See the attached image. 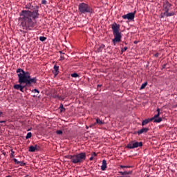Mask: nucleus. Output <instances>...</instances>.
Segmentation results:
<instances>
[{
    "label": "nucleus",
    "mask_w": 177,
    "mask_h": 177,
    "mask_svg": "<svg viewBox=\"0 0 177 177\" xmlns=\"http://www.w3.org/2000/svg\"><path fill=\"white\" fill-rule=\"evenodd\" d=\"M24 9L19 13V21L24 30L31 31L37 26V19H39V6L31 3L25 4Z\"/></svg>",
    "instance_id": "1"
},
{
    "label": "nucleus",
    "mask_w": 177,
    "mask_h": 177,
    "mask_svg": "<svg viewBox=\"0 0 177 177\" xmlns=\"http://www.w3.org/2000/svg\"><path fill=\"white\" fill-rule=\"evenodd\" d=\"M18 77L19 84H15L13 86L14 89L24 92V89L27 91L28 86H32V84H37L38 80L37 77H31L30 72L24 71V69L17 68L16 71Z\"/></svg>",
    "instance_id": "2"
},
{
    "label": "nucleus",
    "mask_w": 177,
    "mask_h": 177,
    "mask_svg": "<svg viewBox=\"0 0 177 177\" xmlns=\"http://www.w3.org/2000/svg\"><path fill=\"white\" fill-rule=\"evenodd\" d=\"M162 11L164 12H161L160 19L175 16V12L172 11V4L168 2V1L163 2Z\"/></svg>",
    "instance_id": "3"
},
{
    "label": "nucleus",
    "mask_w": 177,
    "mask_h": 177,
    "mask_svg": "<svg viewBox=\"0 0 177 177\" xmlns=\"http://www.w3.org/2000/svg\"><path fill=\"white\" fill-rule=\"evenodd\" d=\"M66 158L71 160L73 164H81L86 159V153L82 152L75 155H68Z\"/></svg>",
    "instance_id": "4"
},
{
    "label": "nucleus",
    "mask_w": 177,
    "mask_h": 177,
    "mask_svg": "<svg viewBox=\"0 0 177 177\" xmlns=\"http://www.w3.org/2000/svg\"><path fill=\"white\" fill-rule=\"evenodd\" d=\"M78 10L82 14L90 13V15H92V13H93V9H92V7L85 3H81L79 4Z\"/></svg>",
    "instance_id": "5"
},
{
    "label": "nucleus",
    "mask_w": 177,
    "mask_h": 177,
    "mask_svg": "<svg viewBox=\"0 0 177 177\" xmlns=\"http://www.w3.org/2000/svg\"><path fill=\"white\" fill-rule=\"evenodd\" d=\"M114 35V39L112 40V42L114 45V46H115V44L117 42H121V32H118V33H113Z\"/></svg>",
    "instance_id": "6"
},
{
    "label": "nucleus",
    "mask_w": 177,
    "mask_h": 177,
    "mask_svg": "<svg viewBox=\"0 0 177 177\" xmlns=\"http://www.w3.org/2000/svg\"><path fill=\"white\" fill-rule=\"evenodd\" d=\"M122 19H127L129 21H133V12H129L127 15L122 16Z\"/></svg>",
    "instance_id": "7"
},
{
    "label": "nucleus",
    "mask_w": 177,
    "mask_h": 177,
    "mask_svg": "<svg viewBox=\"0 0 177 177\" xmlns=\"http://www.w3.org/2000/svg\"><path fill=\"white\" fill-rule=\"evenodd\" d=\"M113 34L120 32V25H117L116 23L111 25Z\"/></svg>",
    "instance_id": "8"
},
{
    "label": "nucleus",
    "mask_w": 177,
    "mask_h": 177,
    "mask_svg": "<svg viewBox=\"0 0 177 177\" xmlns=\"http://www.w3.org/2000/svg\"><path fill=\"white\" fill-rule=\"evenodd\" d=\"M150 129L149 127L142 128L137 131L138 135H142V133H147Z\"/></svg>",
    "instance_id": "9"
},
{
    "label": "nucleus",
    "mask_w": 177,
    "mask_h": 177,
    "mask_svg": "<svg viewBox=\"0 0 177 177\" xmlns=\"http://www.w3.org/2000/svg\"><path fill=\"white\" fill-rule=\"evenodd\" d=\"M35 150H39V146L35 145V146L31 145L30 147H29L28 151H30V153L35 152Z\"/></svg>",
    "instance_id": "10"
},
{
    "label": "nucleus",
    "mask_w": 177,
    "mask_h": 177,
    "mask_svg": "<svg viewBox=\"0 0 177 177\" xmlns=\"http://www.w3.org/2000/svg\"><path fill=\"white\" fill-rule=\"evenodd\" d=\"M54 71H53L54 76L57 77L59 75V66L55 65L54 66Z\"/></svg>",
    "instance_id": "11"
},
{
    "label": "nucleus",
    "mask_w": 177,
    "mask_h": 177,
    "mask_svg": "<svg viewBox=\"0 0 177 177\" xmlns=\"http://www.w3.org/2000/svg\"><path fill=\"white\" fill-rule=\"evenodd\" d=\"M106 168H107V161H106V160L104 159L102 160L101 169L102 171H106Z\"/></svg>",
    "instance_id": "12"
},
{
    "label": "nucleus",
    "mask_w": 177,
    "mask_h": 177,
    "mask_svg": "<svg viewBox=\"0 0 177 177\" xmlns=\"http://www.w3.org/2000/svg\"><path fill=\"white\" fill-rule=\"evenodd\" d=\"M151 121H153V119H151V118L145 119V120H142V126L145 127V125H147V124H149V122H151Z\"/></svg>",
    "instance_id": "13"
},
{
    "label": "nucleus",
    "mask_w": 177,
    "mask_h": 177,
    "mask_svg": "<svg viewBox=\"0 0 177 177\" xmlns=\"http://www.w3.org/2000/svg\"><path fill=\"white\" fill-rule=\"evenodd\" d=\"M143 146L142 142H133V149H136L137 147H142Z\"/></svg>",
    "instance_id": "14"
},
{
    "label": "nucleus",
    "mask_w": 177,
    "mask_h": 177,
    "mask_svg": "<svg viewBox=\"0 0 177 177\" xmlns=\"http://www.w3.org/2000/svg\"><path fill=\"white\" fill-rule=\"evenodd\" d=\"M119 174H120L122 176H127V175H131V174H132V170L129 171H119Z\"/></svg>",
    "instance_id": "15"
},
{
    "label": "nucleus",
    "mask_w": 177,
    "mask_h": 177,
    "mask_svg": "<svg viewBox=\"0 0 177 177\" xmlns=\"http://www.w3.org/2000/svg\"><path fill=\"white\" fill-rule=\"evenodd\" d=\"M157 114L154 115V116L153 118H151V119L152 120V121L156 119V118H158L160 117V108H158L157 110Z\"/></svg>",
    "instance_id": "16"
},
{
    "label": "nucleus",
    "mask_w": 177,
    "mask_h": 177,
    "mask_svg": "<svg viewBox=\"0 0 177 177\" xmlns=\"http://www.w3.org/2000/svg\"><path fill=\"white\" fill-rule=\"evenodd\" d=\"M105 47H106V46L104 44H101L100 46V47L97 48V52L98 53H101V52H103V50L104 49Z\"/></svg>",
    "instance_id": "17"
},
{
    "label": "nucleus",
    "mask_w": 177,
    "mask_h": 177,
    "mask_svg": "<svg viewBox=\"0 0 177 177\" xmlns=\"http://www.w3.org/2000/svg\"><path fill=\"white\" fill-rule=\"evenodd\" d=\"M96 124H98L99 125H103V124H104V122L102 121L99 118H97L96 119Z\"/></svg>",
    "instance_id": "18"
},
{
    "label": "nucleus",
    "mask_w": 177,
    "mask_h": 177,
    "mask_svg": "<svg viewBox=\"0 0 177 177\" xmlns=\"http://www.w3.org/2000/svg\"><path fill=\"white\" fill-rule=\"evenodd\" d=\"M161 121H162V118H156L153 119V122L160 123V122H161Z\"/></svg>",
    "instance_id": "19"
},
{
    "label": "nucleus",
    "mask_w": 177,
    "mask_h": 177,
    "mask_svg": "<svg viewBox=\"0 0 177 177\" xmlns=\"http://www.w3.org/2000/svg\"><path fill=\"white\" fill-rule=\"evenodd\" d=\"M59 109L61 113L66 111V108L63 107V104H60Z\"/></svg>",
    "instance_id": "20"
},
{
    "label": "nucleus",
    "mask_w": 177,
    "mask_h": 177,
    "mask_svg": "<svg viewBox=\"0 0 177 177\" xmlns=\"http://www.w3.org/2000/svg\"><path fill=\"white\" fill-rule=\"evenodd\" d=\"M127 149H133V142L131 141V143L127 145Z\"/></svg>",
    "instance_id": "21"
},
{
    "label": "nucleus",
    "mask_w": 177,
    "mask_h": 177,
    "mask_svg": "<svg viewBox=\"0 0 177 177\" xmlns=\"http://www.w3.org/2000/svg\"><path fill=\"white\" fill-rule=\"evenodd\" d=\"M146 86H147V82H145L142 83L140 89V90L145 89V88H146Z\"/></svg>",
    "instance_id": "22"
},
{
    "label": "nucleus",
    "mask_w": 177,
    "mask_h": 177,
    "mask_svg": "<svg viewBox=\"0 0 177 177\" xmlns=\"http://www.w3.org/2000/svg\"><path fill=\"white\" fill-rule=\"evenodd\" d=\"M39 41H41V42H44L45 41H46V37H44V36H41V37H39Z\"/></svg>",
    "instance_id": "23"
},
{
    "label": "nucleus",
    "mask_w": 177,
    "mask_h": 177,
    "mask_svg": "<svg viewBox=\"0 0 177 177\" xmlns=\"http://www.w3.org/2000/svg\"><path fill=\"white\" fill-rule=\"evenodd\" d=\"M32 136V133L31 132H28L26 136V139H30Z\"/></svg>",
    "instance_id": "24"
},
{
    "label": "nucleus",
    "mask_w": 177,
    "mask_h": 177,
    "mask_svg": "<svg viewBox=\"0 0 177 177\" xmlns=\"http://www.w3.org/2000/svg\"><path fill=\"white\" fill-rule=\"evenodd\" d=\"M59 95H57V94H56V93H54L53 94V95H52V97L53 98V99H59Z\"/></svg>",
    "instance_id": "25"
},
{
    "label": "nucleus",
    "mask_w": 177,
    "mask_h": 177,
    "mask_svg": "<svg viewBox=\"0 0 177 177\" xmlns=\"http://www.w3.org/2000/svg\"><path fill=\"white\" fill-rule=\"evenodd\" d=\"M71 77H73V78H77V77H80V76L78 75V73H74L71 74Z\"/></svg>",
    "instance_id": "26"
},
{
    "label": "nucleus",
    "mask_w": 177,
    "mask_h": 177,
    "mask_svg": "<svg viewBox=\"0 0 177 177\" xmlns=\"http://www.w3.org/2000/svg\"><path fill=\"white\" fill-rule=\"evenodd\" d=\"M14 154H15V152H14L13 149H11V153L10 155V158H13V157H15Z\"/></svg>",
    "instance_id": "27"
},
{
    "label": "nucleus",
    "mask_w": 177,
    "mask_h": 177,
    "mask_svg": "<svg viewBox=\"0 0 177 177\" xmlns=\"http://www.w3.org/2000/svg\"><path fill=\"white\" fill-rule=\"evenodd\" d=\"M120 168H132V166L120 165Z\"/></svg>",
    "instance_id": "28"
},
{
    "label": "nucleus",
    "mask_w": 177,
    "mask_h": 177,
    "mask_svg": "<svg viewBox=\"0 0 177 177\" xmlns=\"http://www.w3.org/2000/svg\"><path fill=\"white\" fill-rule=\"evenodd\" d=\"M57 135H63V131L62 130L56 131Z\"/></svg>",
    "instance_id": "29"
},
{
    "label": "nucleus",
    "mask_w": 177,
    "mask_h": 177,
    "mask_svg": "<svg viewBox=\"0 0 177 177\" xmlns=\"http://www.w3.org/2000/svg\"><path fill=\"white\" fill-rule=\"evenodd\" d=\"M32 92L33 93H39V91H38V89H37V88L32 90Z\"/></svg>",
    "instance_id": "30"
},
{
    "label": "nucleus",
    "mask_w": 177,
    "mask_h": 177,
    "mask_svg": "<svg viewBox=\"0 0 177 177\" xmlns=\"http://www.w3.org/2000/svg\"><path fill=\"white\" fill-rule=\"evenodd\" d=\"M13 161L15 164H17V165L20 164V161L17 160V159L16 158H13Z\"/></svg>",
    "instance_id": "31"
},
{
    "label": "nucleus",
    "mask_w": 177,
    "mask_h": 177,
    "mask_svg": "<svg viewBox=\"0 0 177 177\" xmlns=\"http://www.w3.org/2000/svg\"><path fill=\"white\" fill-rule=\"evenodd\" d=\"M58 99H59V100H64V99H66V97H64V96H59L58 97Z\"/></svg>",
    "instance_id": "32"
},
{
    "label": "nucleus",
    "mask_w": 177,
    "mask_h": 177,
    "mask_svg": "<svg viewBox=\"0 0 177 177\" xmlns=\"http://www.w3.org/2000/svg\"><path fill=\"white\" fill-rule=\"evenodd\" d=\"M19 165H20L21 167H25L26 162L20 161Z\"/></svg>",
    "instance_id": "33"
},
{
    "label": "nucleus",
    "mask_w": 177,
    "mask_h": 177,
    "mask_svg": "<svg viewBox=\"0 0 177 177\" xmlns=\"http://www.w3.org/2000/svg\"><path fill=\"white\" fill-rule=\"evenodd\" d=\"M91 157H97V153H96L95 152H93V153L91 154Z\"/></svg>",
    "instance_id": "34"
},
{
    "label": "nucleus",
    "mask_w": 177,
    "mask_h": 177,
    "mask_svg": "<svg viewBox=\"0 0 177 177\" xmlns=\"http://www.w3.org/2000/svg\"><path fill=\"white\" fill-rule=\"evenodd\" d=\"M42 5H46V0H41Z\"/></svg>",
    "instance_id": "35"
},
{
    "label": "nucleus",
    "mask_w": 177,
    "mask_h": 177,
    "mask_svg": "<svg viewBox=\"0 0 177 177\" xmlns=\"http://www.w3.org/2000/svg\"><path fill=\"white\" fill-rule=\"evenodd\" d=\"M155 57H158V56H160V53H156L155 55H154Z\"/></svg>",
    "instance_id": "36"
},
{
    "label": "nucleus",
    "mask_w": 177,
    "mask_h": 177,
    "mask_svg": "<svg viewBox=\"0 0 177 177\" xmlns=\"http://www.w3.org/2000/svg\"><path fill=\"white\" fill-rule=\"evenodd\" d=\"M127 49H128V48L124 47V49H122V52H125V50H127Z\"/></svg>",
    "instance_id": "37"
},
{
    "label": "nucleus",
    "mask_w": 177,
    "mask_h": 177,
    "mask_svg": "<svg viewBox=\"0 0 177 177\" xmlns=\"http://www.w3.org/2000/svg\"><path fill=\"white\" fill-rule=\"evenodd\" d=\"M5 122H6V121H5V120L0 121V124H5Z\"/></svg>",
    "instance_id": "38"
},
{
    "label": "nucleus",
    "mask_w": 177,
    "mask_h": 177,
    "mask_svg": "<svg viewBox=\"0 0 177 177\" xmlns=\"http://www.w3.org/2000/svg\"><path fill=\"white\" fill-rule=\"evenodd\" d=\"M90 161H93V156H91L90 158H89Z\"/></svg>",
    "instance_id": "39"
},
{
    "label": "nucleus",
    "mask_w": 177,
    "mask_h": 177,
    "mask_svg": "<svg viewBox=\"0 0 177 177\" xmlns=\"http://www.w3.org/2000/svg\"><path fill=\"white\" fill-rule=\"evenodd\" d=\"M165 67H167V64L162 65V68H165Z\"/></svg>",
    "instance_id": "40"
},
{
    "label": "nucleus",
    "mask_w": 177,
    "mask_h": 177,
    "mask_svg": "<svg viewBox=\"0 0 177 177\" xmlns=\"http://www.w3.org/2000/svg\"><path fill=\"white\" fill-rule=\"evenodd\" d=\"M3 115V112L0 111V117H2Z\"/></svg>",
    "instance_id": "41"
},
{
    "label": "nucleus",
    "mask_w": 177,
    "mask_h": 177,
    "mask_svg": "<svg viewBox=\"0 0 177 177\" xmlns=\"http://www.w3.org/2000/svg\"><path fill=\"white\" fill-rule=\"evenodd\" d=\"M133 44H138L137 41H133Z\"/></svg>",
    "instance_id": "42"
},
{
    "label": "nucleus",
    "mask_w": 177,
    "mask_h": 177,
    "mask_svg": "<svg viewBox=\"0 0 177 177\" xmlns=\"http://www.w3.org/2000/svg\"><path fill=\"white\" fill-rule=\"evenodd\" d=\"M86 129H89V127H88V126H86Z\"/></svg>",
    "instance_id": "43"
},
{
    "label": "nucleus",
    "mask_w": 177,
    "mask_h": 177,
    "mask_svg": "<svg viewBox=\"0 0 177 177\" xmlns=\"http://www.w3.org/2000/svg\"><path fill=\"white\" fill-rule=\"evenodd\" d=\"M135 13H136V11H134V12H133V15H134V16H135Z\"/></svg>",
    "instance_id": "44"
},
{
    "label": "nucleus",
    "mask_w": 177,
    "mask_h": 177,
    "mask_svg": "<svg viewBox=\"0 0 177 177\" xmlns=\"http://www.w3.org/2000/svg\"><path fill=\"white\" fill-rule=\"evenodd\" d=\"M33 97H37V95H32Z\"/></svg>",
    "instance_id": "45"
},
{
    "label": "nucleus",
    "mask_w": 177,
    "mask_h": 177,
    "mask_svg": "<svg viewBox=\"0 0 177 177\" xmlns=\"http://www.w3.org/2000/svg\"><path fill=\"white\" fill-rule=\"evenodd\" d=\"M6 177H12V176H6Z\"/></svg>",
    "instance_id": "46"
},
{
    "label": "nucleus",
    "mask_w": 177,
    "mask_h": 177,
    "mask_svg": "<svg viewBox=\"0 0 177 177\" xmlns=\"http://www.w3.org/2000/svg\"><path fill=\"white\" fill-rule=\"evenodd\" d=\"M97 86H98V88H99V87L102 86V85H98Z\"/></svg>",
    "instance_id": "47"
},
{
    "label": "nucleus",
    "mask_w": 177,
    "mask_h": 177,
    "mask_svg": "<svg viewBox=\"0 0 177 177\" xmlns=\"http://www.w3.org/2000/svg\"><path fill=\"white\" fill-rule=\"evenodd\" d=\"M59 53H62V51H59Z\"/></svg>",
    "instance_id": "48"
}]
</instances>
